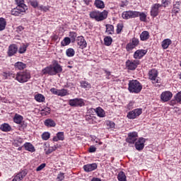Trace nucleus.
Returning <instances> with one entry per match:
<instances>
[{"instance_id": "nucleus-30", "label": "nucleus", "mask_w": 181, "mask_h": 181, "mask_svg": "<svg viewBox=\"0 0 181 181\" xmlns=\"http://www.w3.org/2000/svg\"><path fill=\"white\" fill-rule=\"evenodd\" d=\"M28 47H29V43L27 44H22L20 47L18 48V53L20 54H23L26 53V50H28Z\"/></svg>"}, {"instance_id": "nucleus-13", "label": "nucleus", "mask_w": 181, "mask_h": 181, "mask_svg": "<svg viewBox=\"0 0 181 181\" xmlns=\"http://www.w3.org/2000/svg\"><path fill=\"white\" fill-rule=\"evenodd\" d=\"M172 97H173V93L169 90H165L161 93L160 100L163 103H168L172 100Z\"/></svg>"}, {"instance_id": "nucleus-17", "label": "nucleus", "mask_w": 181, "mask_h": 181, "mask_svg": "<svg viewBox=\"0 0 181 181\" xmlns=\"http://www.w3.org/2000/svg\"><path fill=\"white\" fill-rule=\"evenodd\" d=\"M76 43L79 47V49H86L87 47V41L84 39L83 36H78L76 38Z\"/></svg>"}, {"instance_id": "nucleus-29", "label": "nucleus", "mask_w": 181, "mask_h": 181, "mask_svg": "<svg viewBox=\"0 0 181 181\" xmlns=\"http://www.w3.org/2000/svg\"><path fill=\"white\" fill-rule=\"evenodd\" d=\"M180 1H177L176 4L173 5V13H174V15H177V13L180 12Z\"/></svg>"}, {"instance_id": "nucleus-64", "label": "nucleus", "mask_w": 181, "mask_h": 181, "mask_svg": "<svg viewBox=\"0 0 181 181\" xmlns=\"http://www.w3.org/2000/svg\"><path fill=\"white\" fill-rule=\"evenodd\" d=\"M91 181H101V179L97 178V177H93Z\"/></svg>"}, {"instance_id": "nucleus-39", "label": "nucleus", "mask_w": 181, "mask_h": 181, "mask_svg": "<svg viewBox=\"0 0 181 181\" xmlns=\"http://www.w3.org/2000/svg\"><path fill=\"white\" fill-rule=\"evenodd\" d=\"M6 28V20L4 18H0V32L5 30Z\"/></svg>"}, {"instance_id": "nucleus-47", "label": "nucleus", "mask_w": 181, "mask_h": 181, "mask_svg": "<svg viewBox=\"0 0 181 181\" xmlns=\"http://www.w3.org/2000/svg\"><path fill=\"white\" fill-rule=\"evenodd\" d=\"M105 124L109 129H112V128H115V123L111 120H106Z\"/></svg>"}, {"instance_id": "nucleus-20", "label": "nucleus", "mask_w": 181, "mask_h": 181, "mask_svg": "<svg viewBox=\"0 0 181 181\" xmlns=\"http://www.w3.org/2000/svg\"><path fill=\"white\" fill-rule=\"evenodd\" d=\"M97 168H98L97 163L86 164L83 165V170L87 173L93 172V170H95Z\"/></svg>"}, {"instance_id": "nucleus-3", "label": "nucleus", "mask_w": 181, "mask_h": 181, "mask_svg": "<svg viewBox=\"0 0 181 181\" xmlns=\"http://www.w3.org/2000/svg\"><path fill=\"white\" fill-rule=\"evenodd\" d=\"M128 86L129 93L139 94V93L142 91V84L137 80L129 81Z\"/></svg>"}, {"instance_id": "nucleus-44", "label": "nucleus", "mask_w": 181, "mask_h": 181, "mask_svg": "<svg viewBox=\"0 0 181 181\" xmlns=\"http://www.w3.org/2000/svg\"><path fill=\"white\" fill-rule=\"evenodd\" d=\"M104 43L105 46H111L112 44V37L107 36L104 38Z\"/></svg>"}, {"instance_id": "nucleus-41", "label": "nucleus", "mask_w": 181, "mask_h": 181, "mask_svg": "<svg viewBox=\"0 0 181 181\" xmlns=\"http://www.w3.org/2000/svg\"><path fill=\"white\" fill-rule=\"evenodd\" d=\"M81 87L82 88H86V90H90V88L91 87V84H90L88 82L86 81H81L80 82Z\"/></svg>"}, {"instance_id": "nucleus-33", "label": "nucleus", "mask_w": 181, "mask_h": 181, "mask_svg": "<svg viewBox=\"0 0 181 181\" xmlns=\"http://www.w3.org/2000/svg\"><path fill=\"white\" fill-rule=\"evenodd\" d=\"M0 129L3 132H9V131H11V129H12V127H11V125H9V124L4 123L1 125Z\"/></svg>"}, {"instance_id": "nucleus-62", "label": "nucleus", "mask_w": 181, "mask_h": 181, "mask_svg": "<svg viewBox=\"0 0 181 181\" xmlns=\"http://www.w3.org/2000/svg\"><path fill=\"white\" fill-rule=\"evenodd\" d=\"M24 29H25V28L23 26L20 25L16 28V32H17V33H21L22 32V30H23Z\"/></svg>"}, {"instance_id": "nucleus-48", "label": "nucleus", "mask_w": 181, "mask_h": 181, "mask_svg": "<svg viewBox=\"0 0 181 181\" xmlns=\"http://www.w3.org/2000/svg\"><path fill=\"white\" fill-rule=\"evenodd\" d=\"M50 107H45L42 110H41V112H40V114L42 116H45V115H49V114H50Z\"/></svg>"}, {"instance_id": "nucleus-6", "label": "nucleus", "mask_w": 181, "mask_h": 181, "mask_svg": "<svg viewBox=\"0 0 181 181\" xmlns=\"http://www.w3.org/2000/svg\"><path fill=\"white\" fill-rule=\"evenodd\" d=\"M148 79L151 81V83L153 84H156L160 83L159 81V79L158 78V76H159V72L158 71V69H152L150 71H148Z\"/></svg>"}, {"instance_id": "nucleus-7", "label": "nucleus", "mask_w": 181, "mask_h": 181, "mask_svg": "<svg viewBox=\"0 0 181 181\" xmlns=\"http://www.w3.org/2000/svg\"><path fill=\"white\" fill-rule=\"evenodd\" d=\"M139 45V39L137 37H132L130 39L129 43L126 45V50L127 52H132L135 47H138V45Z\"/></svg>"}, {"instance_id": "nucleus-37", "label": "nucleus", "mask_w": 181, "mask_h": 181, "mask_svg": "<svg viewBox=\"0 0 181 181\" xmlns=\"http://www.w3.org/2000/svg\"><path fill=\"white\" fill-rule=\"evenodd\" d=\"M95 119H97V117L91 115L86 116V121H87L88 124H95Z\"/></svg>"}, {"instance_id": "nucleus-1", "label": "nucleus", "mask_w": 181, "mask_h": 181, "mask_svg": "<svg viewBox=\"0 0 181 181\" xmlns=\"http://www.w3.org/2000/svg\"><path fill=\"white\" fill-rule=\"evenodd\" d=\"M63 71V67L59 62H55L53 64L49 65L42 70L44 75L49 74V76H56Z\"/></svg>"}, {"instance_id": "nucleus-45", "label": "nucleus", "mask_w": 181, "mask_h": 181, "mask_svg": "<svg viewBox=\"0 0 181 181\" xmlns=\"http://www.w3.org/2000/svg\"><path fill=\"white\" fill-rule=\"evenodd\" d=\"M70 43H71V40L70 39V37H68L64 38L63 41L61 42L62 46H69Z\"/></svg>"}, {"instance_id": "nucleus-38", "label": "nucleus", "mask_w": 181, "mask_h": 181, "mask_svg": "<svg viewBox=\"0 0 181 181\" xmlns=\"http://www.w3.org/2000/svg\"><path fill=\"white\" fill-rule=\"evenodd\" d=\"M35 100L37 101V103H45L46 98H45V95L38 93L35 95Z\"/></svg>"}, {"instance_id": "nucleus-21", "label": "nucleus", "mask_w": 181, "mask_h": 181, "mask_svg": "<svg viewBox=\"0 0 181 181\" xmlns=\"http://www.w3.org/2000/svg\"><path fill=\"white\" fill-rule=\"evenodd\" d=\"M28 175V173L26 170H23L21 172H20L18 174H17L12 181H21Z\"/></svg>"}, {"instance_id": "nucleus-40", "label": "nucleus", "mask_w": 181, "mask_h": 181, "mask_svg": "<svg viewBox=\"0 0 181 181\" xmlns=\"http://www.w3.org/2000/svg\"><path fill=\"white\" fill-rule=\"evenodd\" d=\"M58 95L59 97H66V95H69V90L62 88L58 90Z\"/></svg>"}, {"instance_id": "nucleus-26", "label": "nucleus", "mask_w": 181, "mask_h": 181, "mask_svg": "<svg viewBox=\"0 0 181 181\" xmlns=\"http://www.w3.org/2000/svg\"><path fill=\"white\" fill-rule=\"evenodd\" d=\"M52 141H54V142H57V141H64V132H59L57 134V136L53 137Z\"/></svg>"}, {"instance_id": "nucleus-12", "label": "nucleus", "mask_w": 181, "mask_h": 181, "mask_svg": "<svg viewBox=\"0 0 181 181\" xmlns=\"http://www.w3.org/2000/svg\"><path fill=\"white\" fill-rule=\"evenodd\" d=\"M145 142H146L145 138L140 137L139 139L134 143L135 148L136 151H143L145 148Z\"/></svg>"}, {"instance_id": "nucleus-42", "label": "nucleus", "mask_w": 181, "mask_h": 181, "mask_svg": "<svg viewBox=\"0 0 181 181\" xmlns=\"http://www.w3.org/2000/svg\"><path fill=\"white\" fill-rule=\"evenodd\" d=\"M117 179L119 181H127V175H125V173H124V171L119 172L117 175Z\"/></svg>"}, {"instance_id": "nucleus-32", "label": "nucleus", "mask_w": 181, "mask_h": 181, "mask_svg": "<svg viewBox=\"0 0 181 181\" xmlns=\"http://www.w3.org/2000/svg\"><path fill=\"white\" fill-rule=\"evenodd\" d=\"M60 148V145L59 144H55L53 146H49L47 151H45L46 155H50L52 152H54L56 149H59Z\"/></svg>"}, {"instance_id": "nucleus-46", "label": "nucleus", "mask_w": 181, "mask_h": 181, "mask_svg": "<svg viewBox=\"0 0 181 181\" xmlns=\"http://www.w3.org/2000/svg\"><path fill=\"white\" fill-rule=\"evenodd\" d=\"M17 4V6H21V8H25L28 9V6L25 4V0H15Z\"/></svg>"}, {"instance_id": "nucleus-2", "label": "nucleus", "mask_w": 181, "mask_h": 181, "mask_svg": "<svg viewBox=\"0 0 181 181\" xmlns=\"http://www.w3.org/2000/svg\"><path fill=\"white\" fill-rule=\"evenodd\" d=\"M90 19H94L96 22H103L108 18V12L107 10H104L100 12V11H93L89 13Z\"/></svg>"}, {"instance_id": "nucleus-19", "label": "nucleus", "mask_w": 181, "mask_h": 181, "mask_svg": "<svg viewBox=\"0 0 181 181\" xmlns=\"http://www.w3.org/2000/svg\"><path fill=\"white\" fill-rule=\"evenodd\" d=\"M177 104H181V91L176 93L175 95H174V99H173L170 102V105H176Z\"/></svg>"}, {"instance_id": "nucleus-18", "label": "nucleus", "mask_w": 181, "mask_h": 181, "mask_svg": "<svg viewBox=\"0 0 181 181\" xmlns=\"http://www.w3.org/2000/svg\"><path fill=\"white\" fill-rule=\"evenodd\" d=\"M18 53V45L16 44H12L8 46L7 54L9 57H12L14 54Z\"/></svg>"}, {"instance_id": "nucleus-9", "label": "nucleus", "mask_w": 181, "mask_h": 181, "mask_svg": "<svg viewBox=\"0 0 181 181\" xmlns=\"http://www.w3.org/2000/svg\"><path fill=\"white\" fill-rule=\"evenodd\" d=\"M141 114H142V109L137 108L129 112L127 117L129 119H135V118L139 117Z\"/></svg>"}, {"instance_id": "nucleus-49", "label": "nucleus", "mask_w": 181, "mask_h": 181, "mask_svg": "<svg viewBox=\"0 0 181 181\" xmlns=\"http://www.w3.org/2000/svg\"><path fill=\"white\" fill-rule=\"evenodd\" d=\"M69 37L72 42H76V39L77 38V33L74 31L69 32Z\"/></svg>"}, {"instance_id": "nucleus-22", "label": "nucleus", "mask_w": 181, "mask_h": 181, "mask_svg": "<svg viewBox=\"0 0 181 181\" xmlns=\"http://www.w3.org/2000/svg\"><path fill=\"white\" fill-rule=\"evenodd\" d=\"M25 151H28V152H31V153H33V152L36 151V149L35 148V146L29 142H26L23 146Z\"/></svg>"}, {"instance_id": "nucleus-51", "label": "nucleus", "mask_w": 181, "mask_h": 181, "mask_svg": "<svg viewBox=\"0 0 181 181\" xmlns=\"http://www.w3.org/2000/svg\"><path fill=\"white\" fill-rule=\"evenodd\" d=\"M29 4L33 8H37L39 6V1L37 0H30Z\"/></svg>"}, {"instance_id": "nucleus-35", "label": "nucleus", "mask_w": 181, "mask_h": 181, "mask_svg": "<svg viewBox=\"0 0 181 181\" xmlns=\"http://www.w3.org/2000/svg\"><path fill=\"white\" fill-rule=\"evenodd\" d=\"M95 6H96L98 9H104L105 8V5L104 4V1L101 0H95L94 2Z\"/></svg>"}, {"instance_id": "nucleus-53", "label": "nucleus", "mask_w": 181, "mask_h": 181, "mask_svg": "<svg viewBox=\"0 0 181 181\" xmlns=\"http://www.w3.org/2000/svg\"><path fill=\"white\" fill-rule=\"evenodd\" d=\"M49 138H50V133L44 132L42 134V139H43V141H47V139H49Z\"/></svg>"}, {"instance_id": "nucleus-23", "label": "nucleus", "mask_w": 181, "mask_h": 181, "mask_svg": "<svg viewBox=\"0 0 181 181\" xmlns=\"http://www.w3.org/2000/svg\"><path fill=\"white\" fill-rule=\"evenodd\" d=\"M95 112L100 118H105V110L101 107H96L95 109Z\"/></svg>"}, {"instance_id": "nucleus-56", "label": "nucleus", "mask_w": 181, "mask_h": 181, "mask_svg": "<svg viewBox=\"0 0 181 181\" xmlns=\"http://www.w3.org/2000/svg\"><path fill=\"white\" fill-rule=\"evenodd\" d=\"M16 78V74L13 73V71H9L8 72V79L11 80V78Z\"/></svg>"}, {"instance_id": "nucleus-11", "label": "nucleus", "mask_w": 181, "mask_h": 181, "mask_svg": "<svg viewBox=\"0 0 181 181\" xmlns=\"http://www.w3.org/2000/svg\"><path fill=\"white\" fill-rule=\"evenodd\" d=\"M161 6L162 4H155L151 6L150 15L152 18H156L159 15V12H160L159 8H161Z\"/></svg>"}, {"instance_id": "nucleus-59", "label": "nucleus", "mask_w": 181, "mask_h": 181, "mask_svg": "<svg viewBox=\"0 0 181 181\" xmlns=\"http://www.w3.org/2000/svg\"><path fill=\"white\" fill-rule=\"evenodd\" d=\"M134 102H130L128 105H126V108H127L129 110H134Z\"/></svg>"}, {"instance_id": "nucleus-28", "label": "nucleus", "mask_w": 181, "mask_h": 181, "mask_svg": "<svg viewBox=\"0 0 181 181\" xmlns=\"http://www.w3.org/2000/svg\"><path fill=\"white\" fill-rule=\"evenodd\" d=\"M151 37V35H149V32L148 31H143L140 35V40L141 42H146Z\"/></svg>"}, {"instance_id": "nucleus-61", "label": "nucleus", "mask_w": 181, "mask_h": 181, "mask_svg": "<svg viewBox=\"0 0 181 181\" xmlns=\"http://www.w3.org/2000/svg\"><path fill=\"white\" fill-rule=\"evenodd\" d=\"M2 76L4 77L5 80H8L9 78V71L3 72Z\"/></svg>"}, {"instance_id": "nucleus-31", "label": "nucleus", "mask_w": 181, "mask_h": 181, "mask_svg": "<svg viewBox=\"0 0 181 181\" xmlns=\"http://www.w3.org/2000/svg\"><path fill=\"white\" fill-rule=\"evenodd\" d=\"M14 66L15 69H17V70H23L26 69V64L22 62H18L15 63Z\"/></svg>"}, {"instance_id": "nucleus-57", "label": "nucleus", "mask_w": 181, "mask_h": 181, "mask_svg": "<svg viewBox=\"0 0 181 181\" xmlns=\"http://www.w3.org/2000/svg\"><path fill=\"white\" fill-rule=\"evenodd\" d=\"M161 4L164 6L165 8H166V6H168V5H170V0H162Z\"/></svg>"}, {"instance_id": "nucleus-15", "label": "nucleus", "mask_w": 181, "mask_h": 181, "mask_svg": "<svg viewBox=\"0 0 181 181\" xmlns=\"http://www.w3.org/2000/svg\"><path fill=\"white\" fill-rule=\"evenodd\" d=\"M146 53H148V51L146 49H137L134 53L133 57L135 59V60H141V59H142V57H144Z\"/></svg>"}, {"instance_id": "nucleus-58", "label": "nucleus", "mask_w": 181, "mask_h": 181, "mask_svg": "<svg viewBox=\"0 0 181 181\" xmlns=\"http://www.w3.org/2000/svg\"><path fill=\"white\" fill-rule=\"evenodd\" d=\"M97 151V148H95V146H90L88 148V152L90 153H94V152H95Z\"/></svg>"}, {"instance_id": "nucleus-14", "label": "nucleus", "mask_w": 181, "mask_h": 181, "mask_svg": "<svg viewBox=\"0 0 181 181\" xmlns=\"http://www.w3.org/2000/svg\"><path fill=\"white\" fill-rule=\"evenodd\" d=\"M136 16V11H127L122 13V19L128 20L135 18Z\"/></svg>"}, {"instance_id": "nucleus-36", "label": "nucleus", "mask_w": 181, "mask_h": 181, "mask_svg": "<svg viewBox=\"0 0 181 181\" xmlns=\"http://www.w3.org/2000/svg\"><path fill=\"white\" fill-rule=\"evenodd\" d=\"M22 121H23V116L18 114L14 115L13 122L16 124H22Z\"/></svg>"}, {"instance_id": "nucleus-54", "label": "nucleus", "mask_w": 181, "mask_h": 181, "mask_svg": "<svg viewBox=\"0 0 181 181\" xmlns=\"http://www.w3.org/2000/svg\"><path fill=\"white\" fill-rule=\"evenodd\" d=\"M38 9H40V11H43L44 12H47V11H49V9H50V6H40L38 7Z\"/></svg>"}, {"instance_id": "nucleus-8", "label": "nucleus", "mask_w": 181, "mask_h": 181, "mask_svg": "<svg viewBox=\"0 0 181 181\" xmlns=\"http://www.w3.org/2000/svg\"><path fill=\"white\" fill-rule=\"evenodd\" d=\"M69 105L71 107H84L86 105V102L83 98H76L69 100Z\"/></svg>"}, {"instance_id": "nucleus-4", "label": "nucleus", "mask_w": 181, "mask_h": 181, "mask_svg": "<svg viewBox=\"0 0 181 181\" xmlns=\"http://www.w3.org/2000/svg\"><path fill=\"white\" fill-rule=\"evenodd\" d=\"M30 72L28 70L19 71L16 74L15 80L18 83L23 84L24 83H28L30 78H31Z\"/></svg>"}, {"instance_id": "nucleus-60", "label": "nucleus", "mask_w": 181, "mask_h": 181, "mask_svg": "<svg viewBox=\"0 0 181 181\" xmlns=\"http://www.w3.org/2000/svg\"><path fill=\"white\" fill-rule=\"evenodd\" d=\"M50 91L52 93V94H54L55 95H59V89H57L56 88H52L50 89Z\"/></svg>"}, {"instance_id": "nucleus-25", "label": "nucleus", "mask_w": 181, "mask_h": 181, "mask_svg": "<svg viewBox=\"0 0 181 181\" xmlns=\"http://www.w3.org/2000/svg\"><path fill=\"white\" fill-rule=\"evenodd\" d=\"M44 124L45 127H47V128H54V127H56V122L52 119H47L44 122Z\"/></svg>"}, {"instance_id": "nucleus-24", "label": "nucleus", "mask_w": 181, "mask_h": 181, "mask_svg": "<svg viewBox=\"0 0 181 181\" xmlns=\"http://www.w3.org/2000/svg\"><path fill=\"white\" fill-rule=\"evenodd\" d=\"M136 18H139L141 22H146L147 16L144 12L136 11Z\"/></svg>"}, {"instance_id": "nucleus-16", "label": "nucleus", "mask_w": 181, "mask_h": 181, "mask_svg": "<svg viewBox=\"0 0 181 181\" xmlns=\"http://www.w3.org/2000/svg\"><path fill=\"white\" fill-rule=\"evenodd\" d=\"M26 11H28L27 8L17 6L16 8H13L11 12V15H13V16H19L21 13H23L26 12Z\"/></svg>"}, {"instance_id": "nucleus-50", "label": "nucleus", "mask_w": 181, "mask_h": 181, "mask_svg": "<svg viewBox=\"0 0 181 181\" xmlns=\"http://www.w3.org/2000/svg\"><path fill=\"white\" fill-rule=\"evenodd\" d=\"M122 29H124V24L118 23L117 25L116 33L117 35H119V33H121V32H122Z\"/></svg>"}, {"instance_id": "nucleus-5", "label": "nucleus", "mask_w": 181, "mask_h": 181, "mask_svg": "<svg viewBox=\"0 0 181 181\" xmlns=\"http://www.w3.org/2000/svg\"><path fill=\"white\" fill-rule=\"evenodd\" d=\"M140 63L141 62L138 59H128L125 62L126 69L134 71V70H136V68L139 66Z\"/></svg>"}, {"instance_id": "nucleus-63", "label": "nucleus", "mask_w": 181, "mask_h": 181, "mask_svg": "<svg viewBox=\"0 0 181 181\" xmlns=\"http://www.w3.org/2000/svg\"><path fill=\"white\" fill-rule=\"evenodd\" d=\"M105 73L107 76L106 78H110V76H111V72L110 71H107V69H105Z\"/></svg>"}, {"instance_id": "nucleus-55", "label": "nucleus", "mask_w": 181, "mask_h": 181, "mask_svg": "<svg viewBox=\"0 0 181 181\" xmlns=\"http://www.w3.org/2000/svg\"><path fill=\"white\" fill-rule=\"evenodd\" d=\"M45 168H46V163H42L36 168V171L40 172V170H42Z\"/></svg>"}, {"instance_id": "nucleus-52", "label": "nucleus", "mask_w": 181, "mask_h": 181, "mask_svg": "<svg viewBox=\"0 0 181 181\" xmlns=\"http://www.w3.org/2000/svg\"><path fill=\"white\" fill-rule=\"evenodd\" d=\"M22 144H23V139L22 138H18L17 140L14 141V146H20Z\"/></svg>"}, {"instance_id": "nucleus-43", "label": "nucleus", "mask_w": 181, "mask_h": 181, "mask_svg": "<svg viewBox=\"0 0 181 181\" xmlns=\"http://www.w3.org/2000/svg\"><path fill=\"white\" fill-rule=\"evenodd\" d=\"M66 54L67 57H73L76 54V52L73 48H69L66 50Z\"/></svg>"}, {"instance_id": "nucleus-10", "label": "nucleus", "mask_w": 181, "mask_h": 181, "mask_svg": "<svg viewBox=\"0 0 181 181\" xmlns=\"http://www.w3.org/2000/svg\"><path fill=\"white\" fill-rule=\"evenodd\" d=\"M138 139V132H132L128 133L127 138L126 139V141L128 144H131L132 145L135 144Z\"/></svg>"}, {"instance_id": "nucleus-27", "label": "nucleus", "mask_w": 181, "mask_h": 181, "mask_svg": "<svg viewBox=\"0 0 181 181\" xmlns=\"http://www.w3.org/2000/svg\"><path fill=\"white\" fill-rule=\"evenodd\" d=\"M170 45H172V40L169 38L165 39L161 42L162 48L164 49V50H166Z\"/></svg>"}, {"instance_id": "nucleus-34", "label": "nucleus", "mask_w": 181, "mask_h": 181, "mask_svg": "<svg viewBox=\"0 0 181 181\" xmlns=\"http://www.w3.org/2000/svg\"><path fill=\"white\" fill-rule=\"evenodd\" d=\"M105 28H106V33H107V35H114V25H111V24H106L105 25Z\"/></svg>"}]
</instances>
